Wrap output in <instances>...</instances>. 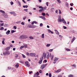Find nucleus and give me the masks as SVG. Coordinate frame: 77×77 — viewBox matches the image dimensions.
<instances>
[{
	"mask_svg": "<svg viewBox=\"0 0 77 77\" xmlns=\"http://www.w3.org/2000/svg\"><path fill=\"white\" fill-rule=\"evenodd\" d=\"M27 38V36L25 35H23L19 37V38L21 39H24Z\"/></svg>",
	"mask_w": 77,
	"mask_h": 77,
	"instance_id": "nucleus-1",
	"label": "nucleus"
},
{
	"mask_svg": "<svg viewBox=\"0 0 77 77\" xmlns=\"http://www.w3.org/2000/svg\"><path fill=\"white\" fill-rule=\"evenodd\" d=\"M43 58L44 57L42 56V57H41L40 58V60L38 61V63L40 64H41L42 63V60H43Z\"/></svg>",
	"mask_w": 77,
	"mask_h": 77,
	"instance_id": "nucleus-2",
	"label": "nucleus"
},
{
	"mask_svg": "<svg viewBox=\"0 0 77 77\" xmlns=\"http://www.w3.org/2000/svg\"><path fill=\"white\" fill-rule=\"evenodd\" d=\"M25 66H27V67H30V65L29 64V61H26L25 62Z\"/></svg>",
	"mask_w": 77,
	"mask_h": 77,
	"instance_id": "nucleus-3",
	"label": "nucleus"
},
{
	"mask_svg": "<svg viewBox=\"0 0 77 77\" xmlns=\"http://www.w3.org/2000/svg\"><path fill=\"white\" fill-rule=\"evenodd\" d=\"M58 22H62V19H61V16L59 15L58 17Z\"/></svg>",
	"mask_w": 77,
	"mask_h": 77,
	"instance_id": "nucleus-4",
	"label": "nucleus"
},
{
	"mask_svg": "<svg viewBox=\"0 0 77 77\" xmlns=\"http://www.w3.org/2000/svg\"><path fill=\"white\" fill-rule=\"evenodd\" d=\"M29 55L30 56H31L32 57H35L36 54L35 53H30Z\"/></svg>",
	"mask_w": 77,
	"mask_h": 77,
	"instance_id": "nucleus-5",
	"label": "nucleus"
},
{
	"mask_svg": "<svg viewBox=\"0 0 77 77\" xmlns=\"http://www.w3.org/2000/svg\"><path fill=\"white\" fill-rule=\"evenodd\" d=\"M10 54V53L8 51H6L4 53H3L4 55H7V54L9 55Z\"/></svg>",
	"mask_w": 77,
	"mask_h": 77,
	"instance_id": "nucleus-6",
	"label": "nucleus"
},
{
	"mask_svg": "<svg viewBox=\"0 0 77 77\" xmlns=\"http://www.w3.org/2000/svg\"><path fill=\"white\" fill-rule=\"evenodd\" d=\"M2 15H3V16H4V17H5V18H8V15H7V14H2Z\"/></svg>",
	"mask_w": 77,
	"mask_h": 77,
	"instance_id": "nucleus-7",
	"label": "nucleus"
},
{
	"mask_svg": "<svg viewBox=\"0 0 77 77\" xmlns=\"http://www.w3.org/2000/svg\"><path fill=\"white\" fill-rule=\"evenodd\" d=\"M45 67V65H44V64H43L41 66L40 68L42 69H44V68Z\"/></svg>",
	"mask_w": 77,
	"mask_h": 77,
	"instance_id": "nucleus-8",
	"label": "nucleus"
},
{
	"mask_svg": "<svg viewBox=\"0 0 77 77\" xmlns=\"http://www.w3.org/2000/svg\"><path fill=\"white\" fill-rule=\"evenodd\" d=\"M50 57H51V59L52 60H53V57H54V55H51V54L50 53Z\"/></svg>",
	"mask_w": 77,
	"mask_h": 77,
	"instance_id": "nucleus-9",
	"label": "nucleus"
},
{
	"mask_svg": "<svg viewBox=\"0 0 77 77\" xmlns=\"http://www.w3.org/2000/svg\"><path fill=\"white\" fill-rule=\"evenodd\" d=\"M62 21H63V23H64V24H66V21L64 20V19H62Z\"/></svg>",
	"mask_w": 77,
	"mask_h": 77,
	"instance_id": "nucleus-10",
	"label": "nucleus"
},
{
	"mask_svg": "<svg viewBox=\"0 0 77 77\" xmlns=\"http://www.w3.org/2000/svg\"><path fill=\"white\" fill-rule=\"evenodd\" d=\"M43 56L44 58H45V59H46V57H47V53H46V54L43 53Z\"/></svg>",
	"mask_w": 77,
	"mask_h": 77,
	"instance_id": "nucleus-11",
	"label": "nucleus"
},
{
	"mask_svg": "<svg viewBox=\"0 0 77 77\" xmlns=\"http://www.w3.org/2000/svg\"><path fill=\"white\" fill-rule=\"evenodd\" d=\"M46 56H47V59H49L50 55H49V53L48 52H46Z\"/></svg>",
	"mask_w": 77,
	"mask_h": 77,
	"instance_id": "nucleus-12",
	"label": "nucleus"
},
{
	"mask_svg": "<svg viewBox=\"0 0 77 77\" xmlns=\"http://www.w3.org/2000/svg\"><path fill=\"white\" fill-rule=\"evenodd\" d=\"M10 30H8L7 32H6V34L8 35H9V34H10Z\"/></svg>",
	"mask_w": 77,
	"mask_h": 77,
	"instance_id": "nucleus-13",
	"label": "nucleus"
},
{
	"mask_svg": "<svg viewBox=\"0 0 77 77\" xmlns=\"http://www.w3.org/2000/svg\"><path fill=\"white\" fill-rule=\"evenodd\" d=\"M59 60V58L55 57L54 58V61H57V60Z\"/></svg>",
	"mask_w": 77,
	"mask_h": 77,
	"instance_id": "nucleus-14",
	"label": "nucleus"
},
{
	"mask_svg": "<svg viewBox=\"0 0 77 77\" xmlns=\"http://www.w3.org/2000/svg\"><path fill=\"white\" fill-rule=\"evenodd\" d=\"M55 33L57 35H59V32H58V31H57V30L55 29Z\"/></svg>",
	"mask_w": 77,
	"mask_h": 77,
	"instance_id": "nucleus-15",
	"label": "nucleus"
},
{
	"mask_svg": "<svg viewBox=\"0 0 77 77\" xmlns=\"http://www.w3.org/2000/svg\"><path fill=\"white\" fill-rule=\"evenodd\" d=\"M60 71H61V69H59L55 71V72H60Z\"/></svg>",
	"mask_w": 77,
	"mask_h": 77,
	"instance_id": "nucleus-16",
	"label": "nucleus"
},
{
	"mask_svg": "<svg viewBox=\"0 0 77 77\" xmlns=\"http://www.w3.org/2000/svg\"><path fill=\"white\" fill-rule=\"evenodd\" d=\"M39 17L42 18V19L44 20H45V18L44 17H43L42 16H40Z\"/></svg>",
	"mask_w": 77,
	"mask_h": 77,
	"instance_id": "nucleus-17",
	"label": "nucleus"
},
{
	"mask_svg": "<svg viewBox=\"0 0 77 77\" xmlns=\"http://www.w3.org/2000/svg\"><path fill=\"white\" fill-rule=\"evenodd\" d=\"M10 48H11V47H8L6 48H5V50H9V49H10Z\"/></svg>",
	"mask_w": 77,
	"mask_h": 77,
	"instance_id": "nucleus-18",
	"label": "nucleus"
},
{
	"mask_svg": "<svg viewBox=\"0 0 77 77\" xmlns=\"http://www.w3.org/2000/svg\"><path fill=\"white\" fill-rule=\"evenodd\" d=\"M75 39V37H74L73 38L72 40V41H71V42H74Z\"/></svg>",
	"mask_w": 77,
	"mask_h": 77,
	"instance_id": "nucleus-19",
	"label": "nucleus"
},
{
	"mask_svg": "<svg viewBox=\"0 0 77 77\" xmlns=\"http://www.w3.org/2000/svg\"><path fill=\"white\" fill-rule=\"evenodd\" d=\"M17 3L19 5V6H21V2H20L18 1H17Z\"/></svg>",
	"mask_w": 77,
	"mask_h": 77,
	"instance_id": "nucleus-20",
	"label": "nucleus"
},
{
	"mask_svg": "<svg viewBox=\"0 0 77 77\" xmlns=\"http://www.w3.org/2000/svg\"><path fill=\"white\" fill-rule=\"evenodd\" d=\"M33 77H38V75H37V73H35V74L34 75Z\"/></svg>",
	"mask_w": 77,
	"mask_h": 77,
	"instance_id": "nucleus-21",
	"label": "nucleus"
},
{
	"mask_svg": "<svg viewBox=\"0 0 77 77\" xmlns=\"http://www.w3.org/2000/svg\"><path fill=\"white\" fill-rule=\"evenodd\" d=\"M0 12H2V13H3V14H5V11L2 10H0Z\"/></svg>",
	"mask_w": 77,
	"mask_h": 77,
	"instance_id": "nucleus-22",
	"label": "nucleus"
},
{
	"mask_svg": "<svg viewBox=\"0 0 77 77\" xmlns=\"http://www.w3.org/2000/svg\"><path fill=\"white\" fill-rule=\"evenodd\" d=\"M48 31L49 32V33H50V32L52 34H53V32L52 31H51L50 29H48Z\"/></svg>",
	"mask_w": 77,
	"mask_h": 77,
	"instance_id": "nucleus-23",
	"label": "nucleus"
},
{
	"mask_svg": "<svg viewBox=\"0 0 77 77\" xmlns=\"http://www.w3.org/2000/svg\"><path fill=\"white\" fill-rule=\"evenodd\" d=\"M15 66L16 68H18L19 66V65H18V63H17V64L15 65Z\"/></svg>",
	"mask_w": 77,
	"mask_h": 77,
	"instance_id": "nucleus-24",
	"label": "nucleus"
},
{
	"mask_svg": "<svg viewBox=\"0 0 77 77\" xmlns=\"http://www.w3.org/2000/svg\"><path fill=\"white\" fill-rule=\"evenodd\" d=\"M23 7L24 8H28V5H24L23 6Z\"/></svg>",
	"mask_w": 77,
	"mask_h": 77,
	"instance_id": "nucleus-25",
	"label": "nucleus"
},
{
	"mask_svg": "<svg viewBox=\"0 0 77 77\" xmlns=\"http://www.w3.org/2000/svg\"><path fill=\"white\" fill-rule=\"evenodd\" d=\"M23 47L26 48H27V44L24 45Z\"/></svg>",
	"mask_w": 77,
	"mask_h": 77,
	"instance_id": "nucleus-26",
	"label": "nucleus"
},
{
	"mask_svg": "<svg viewBox=\"0 0 77 77\" xmlns=\"http://www.w3.org/2000/svg\"><path fill=\"white\" fill-rule=\"evenodd\" d=\"M22 55L23 58H26V56L24 55L23 54H22Z\"/></svg>",
	"mask_w": 77,
	"mask_h": 77,
	"instance_id": "nucleus-27",
	"label": "nucleus"
},
{
	"mask_svg": "<svg viewBox=\"0 0 77 77\" xmlns=\"http://www.w3.org/2000/svg\"><path fill=\"white\" fill-rule=\"evenodd\" d=\"M69 77H74V75H72L70 74L69 75H68Z\"/></svg>",
	"mask_w": 77,
	"mask_h": 77,
	"instance_id": "nucleus-28",
	"label": "nucleus"
},
{
	"mask_svg": "<svg viewBox=\"0 0 77 77\" xmlns=\"http://www.w3.org/2000/svg\"><path fill=\"white\" fill-rule=\"evenodd\" d=\"M42 38H44V34H43L42 35Z\"/></svg>",
	"mask_w": 77,
	"mask_h": 77,
	"instance_id": "nucleus-29",
	"label": "nucleus"
},
{
	"mask_svg": "<svg viewBox=\"0 0 77 77\" xmlns=\"http://www.w3.org/2000/svg\"><path fill=\"white\" fill-rule=\"evenodd\" d=\"M4 27H8V24H6L4 25Z\"/></svg>",
	"mask_w": 77,
	"mask_h": 77,
	"instance_id": "nucleus-30",
	"label": "nucleus"
},
{
	"mask_svg": "<svg viewBox=\"0 0 77 77\" xmlns=\"http://www.w3.org/2000/svg\"><path fill=\"white\" fill-rule=\"evenodd\" d=\"M50 45H51V44H48L46 45V46L47 47H50Z\"/></svg>",
	"mask_w": 77,
	"mask_h": 77,
	"instance_id": "nucleus-31",
	"label": "nucleus"
},
{
	"mask_svg": "<svg viewBox=\"0 0 77 77\" xmlns=\"http://www.w3.org/2000/svg\"><path fill=\"white\" fill-rule=\"evenodd\" d=\"M42 15H43V16L44 17V16L45 15V13L43 12L42 13Z\"/></svg>",
	"mask_w": 77,
	"mask_h": 77,
	"instance_id": "nucleus-32",
	"label": "nucleus"
},
{
	"mask_svg": "<svg viewBox=\"0 0 77 77\" xmlns=\"http://www.w3.org/2000/svg\"><path fill=\"white\" fill-rule=\"evenodd\" d=\"M57 1L58 2V3H61V2L60 1V0H57Z\"/></svg>",
	"mask_w": 77,
	"mask_h": 77,
	"instance_id": "nucleus-33",
	"label": "nucleus"
},
{
	"mask_svg": "<svg viewBox=\"0 0 77 77\" xmlns=\"http://www.w3.org/2000/svg\"><path fill=\"white\" fill-rule=\"evenodd\" d=\"M20 22H21V21H18L16 22V23H17V24H20Z\"/></svg>",
	"mask_w": 77,
	"mask_h": 77,
	"instance_id": "nucleus-34",
	"label": "nucleus"
},
{
	"mask_svg": "<svg viewBox=\"0 0 77 77\" xmlns=\"http://www.w3.org/2000/svg\"><path fill=\"white\" fill-rule=\"evenodd\" d=\"M35 27H36V26L32 25V27L31 28H35Z\"/></svg>",
	"mask_w": 77,
	"mask_h": 77,
	"instance_id": "nucleus-35",
	"label": "nucleus"
},
{
	"mask_svg": "<svg viewBox=\"0 0 77 77\" xmlns=\"http://www.w3.org/2000/svg\"><path fill=\"white\" fill-rule=\"evenodd\" d=\"M13 15L14 16H17V14L15 13L14 12V13H13Z\"/></svg>",
	"mask_w": 77,
	"mask_h": 77,
	"instance_id": "nucleus-36",
	"label": "nucleus"
},
{
	"mask_svg": "<svg viewBox=\"0 0 77 77\" xmlns=\"http://www.w3.org/2000/svg\"><path fill=\"white\" fill-rule=\"evenodd\" d=\"M39 9H43V7H42V6H40L39 7Z\"/></svg>",
	"mask_w": 77,
	"mask_h": 77,
	"instance_id": "nucleus-37",
	"label": "nucleus"
},
{
	"mask_svg": "<svg viewBox=\"0 0 77 77\" xmlns=\"http://www.w3.org/2000/svg\"><path fill=\"white\" fill-rule=\"evenodd\" d=\"M18 55L17 54H15V57H18Z\"/></svg>",
	"mask_w": 77,
	"mask_h": 77,
	"instance_id": "nucleus-38",
	"label": "nucleus"
},
{
	"mask_svg": "<svg viewBox=\"0 0 77 77\" xmlns=\"http://www.w3.org/2000/svg\"><path fill=\"white\" fill-rule=\"evenodd\" d=\"M59 14H62V12H61V11L59 9Z\"/></svg>",
	"mask_w": 77,
	"mask_h": 77,
	"instance_id": "nucleus-39",
	"label": "nucleus"
},
{
	"mask_svg": "<svg viewBox=\"0 0 77 77\" xmlns=\"http://www.w3.org/2000/svg\"><path fill=\"white\" fill-rule=\"evenodd\" d=\"M42 9H40L39 10V12H42Z\"/></svg>",
	"mask_w": 77,
	"mask_h": 77,
	"instance_id": "nucleus-40",
	"label": "nucleus"
},
{
	"mask_svg": "<svg viewBox=\"0 0 77 77\" xmlns=\"http://www.w3.org/2000/svg\"><path fill=\"white\" fill-rule=\"evenodd\" d=\"M15 32H16V31H15L14 30H12L11 31V32L12 33H14Z\"/></svg>",
	"mask_w": 77,
	"mask_h": 77,
	"instance_id": "nucleus-41",
	"label": "nucleus"
},
{
	"mask_svg": "<svg viewBox=\"0 0 77 77\" xmlns=\"http://www.w3.org/2000/svg\"><path fill=\"white\" fill-rule=\"evenodd\" d=\"M66 51H71V50L68 48H66Z\"/></svg>",
	"mask_w": 77,
	"mask_h": 77,
	"instance_id": "nucleus-42",
	"label": "nucleus"
},
{
	"mask_svg": "<svg viewBox=\"0 0 77 77\" xmlns=\"http://www.w3.org/2000/svg\"><path fill=\"white\" fill-rule=\"evenodd\" d=\"M3 25H4V23H0V26H3Z\"/></svg>",
	"mask_w": 77,
	"mask_h": 77,
	"instance_id": "nucleus-43",
	"label": "nucleus"
},
{
	"mask_svg": "<svg viewBox=\"0 0 77 77\" xmlns=\"http://www.w3.org/2000/svg\"><path fill=\"white\" fill-rule=\"evenodd\" d=\"M11 5H14V2H10Z\"/></svg>",
	"mask_w": 77,
	"mask_h": 77,
	"instance_id": "nucleus-44",
	"label": "nucleus"
},
{
	"mask_svg": "<svg viewBox=\"0 0 77 77\" xmlns=\"http://www.w3.org/2000/svg\"><path fill=\"white\" fill-rule=\"evenodd\" d=\"M43 26V24L42 23H41L40 24V27H42Z\"/></svg>",
	"mask_w": 77,
	"mask_h": 77,
	"instance_id": "nucleus-45",
	"label": "nucleus"
},
{
	"mask_svg": "<svg viewBox=\"0 0 77 77\" xmlns=\"http://www.w3.org/2000/svg\"><path fill=\"white\" fill-rule=\"evenodd\" d=\"M66 6L68 7V4L67 3H66Z\"/></svg>",
	"mask_w": 77,
	"mask_h": 77,
	"instance_id": "nucleus-46",
	"label": "nucleus"
},
{
	"mask_svg": "<svg viewBox=\"0 0 77 77\" xmlns=\"http://www.w3.org/2000/svg\"><path fill=\"white\" fill-rule=\"evenodd\" d=\"M53 49H51L49 50V51L50 52H51L53 51Z\"/></svg>",
	"mask_w": 77,
	"mask_h": 77,
	"instance_id": "nucleus-47",
	"label": "nucleus"
},
{
	"mask_svg": "<svg viewBox=\"0 0 77 77\" xmlns=\"http://www.w3.org/2000/svg\"><path fill=\"white\" fill-rule=\"evenodd\" d=\"M49 76L50 77H51V73H50L49 74Z\"/></svg>",
	"mask_w": 77,
	"mask_h": 77,
	"instance_id": "nucleus-48",
	"label": "nucleus"
},
{
	"mask_svg": "<svg viewBox=\"0 0 77 77\" xmlns=\"http://www.w3.org/2000/svg\"><path fill=\"white\" fill-rule=\"evenodd\" d=\"M14 12H10V14H13Z\"/></svg>",
	"mask_w": 77,
	"mask_h": 77,
	"instance_id": "nucleus-49",
	"label": "nucleus"
},
{
	"mask_svg": "<svg viewBox=\"0 0 77 77\" xmlns=\"http://www.w3.org/2000/svg\"><path fill=\"white\" fill-rule=\"evenodd\" d=\"M24 11H25L26 12H27V11H28V9H24L23 10Z\"/></svg>",
	"mask_w": 77,
	"mask_h": 77,
	"instance_id": "nucleus-50",
	"label": "nucleus"
},
{
	"mask_svg": "<svg viewBox=\"0 0 77 77\" xmlns=\"http://www.w3.org/2000/svg\"><path fill=\"white\" fill-rule=\"evenodd\" d=\"M4 29V27H2L0 29V30H3Z\"/></svg>",
	"mask_w": 77,
	"mask_h": 77,
	"instance_id": "nucleus-51",
	"label": "nucleus"
},
{
	"mask_svg": "<svg viewBox=\"0 0 77 77\" xmlns=\"http://www.w3.org/2000/svg\"><path fill=\"white\" fill-rule=\"evenodd\" d=\"M29 38H30V39H33V37H32V36H30L29 37Z\"/></svg>",
	"mask_w": 77,
	"mask_h": 77,
	"instance_id": "nucleus-52",
	"label": "nucleus"
},
{
	"mask_svg": "<svg viewBox=\"0 0 77 77\" xmlns=\"http://www.w3.org/2000/svg\"><path fill=\"white\" fill-rule=\"evenodd\" d=\"M26 16H25V17H24L23 18V20H25L26 18Z\"/></svg>",
	"mask_w": 77,
	"mask_h": 77,
	"instance_id": "nucleus-53",
	"label": "nucleus"
},
{
	"mask_svg": "<svg viewBox=\"0 0 77 77\" xmlns=\"http://www.w3.org/2000/svg\"><path fill=\"white\" fill-rule=\"evenodd\" d=\"M58 77H62V75H58Z\"/></svg>",
	"mask_w": 77,
	"mask_h": 77,
	"instance_id": "nucleus-54",
	"label": "nucleus"
},
{
	"mask_svg": "<svg viewBox=\"0 0 77 77\" xmlns=\"http://www.w3.org/2000/svg\"><path fill=\"white\" fill-rule=\"evenodd\" d=\"M13 28H14V29H17V27H16L15 26H14Z\"/></svg>",
	"mask_w": 77,
	"mask_h": 77,
	"instance_id": "nucleus-55",
	"label": "nucleus"
},
{
	"mask_svg": "<svg viewBox=\"0 0 77 77\" xmlns=\"http://www.w3.org/2000/svg\"><path fill=\"white\" fill-rule=\"evenodd\" d=\"M24 48V46H21L20 47V49H22V48Z\"/></svg>",
	"mask_w": 77,
	"mask_h": 77,
	"instance_id": "nucleus-56",
	"label": "nucleus"
},
{
	"mask_svg": "<svg viewBox=\"0 0 77 77\" xmlns=\"http://www.w3.org/2000/svg\"><path fill=\"white\" fill-rule=\"evenodd\" d=\"M63 27L64 29H66V27L65 26H63Z\"/></svg>",
	"mask_w": 77,
	"mask_h": 77,
	"instance_id": "nucleus-57",
	"label": "nucleus"
},
{
	"mask_svg": "<svg viewBox=\"0 0 77 77\" xmlns=\"http://www.w3.org/2000/svg\"><path fill=\"white\" fill-rule=\"evenodd\" d=\"M47 62V61L46 60H45L44 61V62H45V63H46Z\"/></svg>",
	"mask_w": 77,
	"mask_h": 77,
	"instance_id": "nucleus-58",
	"label": "nucleus"
},
{
	"mask_svg": "<svg viewBox=\"0 0 77 77\" xmlns=\"http://www.w3.org/2000/svg\"><path fill=\"white\" fill-rule=\"evenodd\" d=\"M2 43L3 44H5V42L4 41H2Z\"/></svg>",
	"mask_w": 77,
	"mask_h": 77,
	"instance_id": "nucleus-59",
	"label": "nucleus"
},
{
	"mask_svg": "<svg viewBox=\"0 0 77 77\" xmlns=\"http://www.w3.org/2000/svg\"><path fill=\"white\" fill-rule=\"evenodd\" d=\"M59 37H60V38H63V37L62 36V35H59Z\"/></svg>",
	"mask_w": 77,
	"mask_h": 77,
	"instance_id": "nucleus-60",
	"label": "nucleus"
},
{
	"mask_svg": "<svg viewBox=\"0 0 77 77\" xmlns=\"http://www.w3.org/2000/svg\"><path fill=\"white\" fill-rule=\"evenodd\" d=\"M21 24H22V25H24V23L23 22H22L21 23Z\"/></svg>",
	"mask_w": 77,
	"mask_h": 77,
	"instance_id": "nucleus-61",
	"label": "nucleus"
},
{
	"mask_svg": "<svg viewBox=\"0 0 77 77\" xmlns=\"http://www.w3.org/2000/svg\"><path fill=\"white\" fill-rule=\"evenodd\" d=\"M32 25H29V27H31L32 28Z\"/></svg>",
	"mask_w": 77,
	"mask_h": 77,
	"instance_id": "nucleus-62",
	"label": "nucleus"
},
{
	"mask_svg": "<svg viewBox=\"0 0 77 77\" xmlns=\"http://www.w3.org/2000/svg\"><path fill=\"white\" fill-rule=\"evenodd\" d=\"M33 22H34V23H35V24H37V22L35 21H34Z\"/></svg>",
	"mask_w": 77,
	"mask_h": 77,
	"instance_id": "nucleus-63",
	"label": "nucleus"
},
{
	"mask_svg": "<svg viewBox=\"0 0 77 77\" xmlns=\"http://www.w3.org/2000/svg\"><path fill=\"white\" fill-rule=\"evenodd\" d=\"M39 73H42V70H40L39 71Z\"/></svg>",
	"mask_w": 77,
	"mask_h": 77,
	"instance_id": "nucleus-64",
	"label": "nucleus"
}]
</instances>
